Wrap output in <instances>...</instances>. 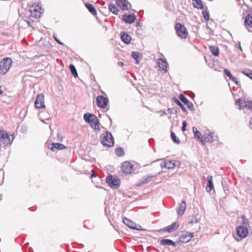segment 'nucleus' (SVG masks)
I'll list each match as a JSON object with an SVG mask.
<instances>
[{
	"instance_id": "1",
	"label": "nucleus",
	"mask_w": 252,
	"mask_h": 252,
	"mask_svg": "<svg viewBox=\"0 0 252 252\" xmlns=\"http://www.w3.org/2000/svg\"><path fill=\"white\" fill-rule=\"evenodd\" d=\"M13 62L10 58H5L0 62V74H6L11 68Z\"/></svg>"
},
{
	"instance_id": "2",
	"label": "nucleus",
	"mask_w": 252,
	"mask_h": 252,
	"mask_svg": "<svg viewBox=\"0 0 252 252\" xmlns=\"http://www.w3.org/2000/svg\"><path fill=\"white\" fill-rule=\"evenodd\" d=\"M236 231L238 236H235L234 235V237L235 239L238 242L241 241L242 239L246 238L248 235V229L247 226H238L236 229Z\"/></svg>"
},
{
	"instance_id": "3",
	"label": "nucleus",
	"mask_w": 252,
	"mask_h": 252,
	"mask_svg": "<svg viewBox=\"0 0 252 252\" xmlns=\"http://www.w3.org/2000/svg\"><path fill=\"white\" fill-rule=\"evenodd\" d=\"M175 29L177 34L180 38L185 39L187 37L188 33L184 25L179 23H177L175 25Z\"/></svg>"
},
{
	"instance_id": "4",
	"label": "nucleus",
	"mask_w": 252,
	"mask_h": 252,
	"mask_svg": "<svg viewBox=\"0 0 252 252\" xmlns=\"http://www.w3.org/2000/svg\"><path fill=\"white\" fill-rule=\"evenodd\" d=\"M121 170L126 174L132 173L133 171V165L129 161H125L122 163Z\"/></svg>"
},
{
	"instance_id": "5",
	"label": "nucleus",
	"mask_w": 252,
	"mask_h": 252,
	"mask_svg": "<svg viewBox=\"0 0 252 252\" xmlns=\"http://www.w3.org/2000/svg\"><path fill=\"white\" fill-rule=\"evenodd\" d=\"M0 143L5 146L11 143L10 136L4 130H0Z\"/></svg>"
},
{
	"instance_id": "6",
	"label": "nucleus",
	"mask_w": 252,
	"mask_h": 252,
	"mask_svg": "<svg viewBox=\"0 0 252 252\" xmlns=\"http://www.w3.org/2000/svg\"><path fill=\"white\" fill-rule=\"evenodd\" d=\"M35 107L37 109H42L45 108L44 104V96L42 94L37 95L35 103Z\"/></svg>"
},
{
	"instance_id": "7",
	"label": "nucleus",
	"mask_w": 252,
	"mask_h": 252,
	"mask_svg": "<svg viewBox=\"0 0 252 252\" xmlns=\"http://www.w3.org/2000/svg\"><path fill=\"white\" fill-rule=\"evenodd\" d=\"M97 105L101 108H105L108 105L109 100L102 95H98L96 98Z\"/></svg>"
},
{
	"instance_id": "8",
	"label": "nucleus",
	"mask_w": 252,
	"mask_h": 252,
	"mask_svg": "<svg viewBox=\"0 0 252 252\" xmlns=\"http://www.w3.org/2000/svg\"><path fill=\"white\" fill-rule=\"evenodd\" d=\"M117 4L124 11L127 10L131 7L130 3L127 0H118Z\"/></svg>"
},
{
	"instance_id": "9",
	"label": "nucleus",
	"mask_w": 252,
	"mask_h": 252,
	"mask_svg": "<svg viewBox=\"0 0 252 252\" xmlns=\"http://www.w3.org/2000/svg\"><path fill=\"white\" fill-rule=\"evenodd\" d=\"M193 236V233L185 232L179 238V241L181 243H187L189 241Z\"/></svg>"
},
{
	"instance_id": "10",
	"label": "nucleus",
	"mask_w": 252,
	"mask_h": 252,
	"mask_svg": "<svg viewBox=\"0 0 252 252\" xmlns=\"http://www.w3.org/2000/svg\"><path fill=\"white\" fill-rule=\"evenodd\" d=\"M109 133L105 132L100 137L101 143L105 146L110 147V138L109 137Z\"/></svg>"
},
{
	"instance_id": "11",
	"label": "nucleus",
	"mask_w": 252,
	"mask_h": 252,
	"mask_svg": "<svg viewBox=\"0 0 252 252\" xmlns=\"http://www.w3.org/2000/svg\"><path fill=\"white\" fill-rule=\"evenodd\" d=\"M83 118L85 121L89 124H92L95 121H97V117L95 115L89 113H85L84 115Z\"/></svg>"
},
{
	"instance_id": "12",
	"label": "nucleus",
	"mask_w": 252,
	"mask_h": 252,
	"mask_svg": "<svg viewBox=\"0 0 252 252\" xmlns=\"http://www.w3.org/2000/svg\"><path fill=\"white\" fill-rule=\"evenodd\" d=\"M41 8L38 6H32L30 8L31 15L36 18L39 17L41 14Z\"/></svg>"
},
{
	"instance_id": "13",
	"label": "nucleus",
	"mask_w": 252,
	"mask_h": 252,
	"mask_svg": "<svg viewBox=\"0 0 252 252\" xmlns=\"http://www.w3.org/2000/svg\"><path fill=\"white\" fill-rule=\"evenodd\" d=\"M158 63L159 67L161 70L163 71L164 72H167L168 63L165 59L160 58L158 60Z\"/></svg>"
},
{
	"instance_id": "14",
	"label": "nucleus",
	"mask_w": 252,
	"mask_h": 252,
	"mask_svg": "<svg viewBox=\"0 0 252 252\" xmlns=\"http://www.w3.org/2000/svg\"><path fill=\"white\" fill-rule=\"evenodd\" d=\"M179 98L184 104L187 105L188 108L189 110H194V106L192 103L189 101L183 94H180L179 95Z\"/></svg>"
},
{
	"instance_id": "15",
	"label": "nucleus",
	"mask_w": 252,
	"mask_h": 252,
	"mask_svg": "<svg viewBox=\"0 0 252 252\" xmlns=\"http://www.w3.org/2000/svg\"><path fill=\"white\" fill-rule=\"evenodd\" d=\"M123 20L126 23L132 24L136 19V16L134 14H124L123 16Z\"/></svg>"
},
{
	"instance_id": "16",
	"label": "nucleus",
	"mask_w": 252,
	"mask_h": 252,
	"mask_svg": "<svg viewBox=\"0 0 252 252\" xmlns=\"http://www.w3.org/2000/svg\"><path fill=\"white\" fill-rule=\"evenodd\" d=\"M48 147L50 150L53 152H55L58 150H63L66 148L65 146L59 143H52L50 145H49Z\"/></svg>"
},
{
	"instance_id": "17",
	"label": "nucleus",
	"mask_w": 252,
	"mask_h": 252,
	"mask_svg": "<svg viewBox=\"0 0 252 252\" xmlns=\"http://www.w3.org/2000/svg\"><path fill=\"white\" fill-rule=\"evenodd\" d=\"M120 184V179L117 176L111 175V189H118Z\"/></svg>"
},
{
	"instance_id": "18",
	"label": "nucleus",
	"mask_w": 252,
	"mask_h": 252,
	"mask_svg": "<svg viewBox=\"0 0 252 252\" xmlns=\"http://www.w3.org/2000/svg\"><path fill=\"white\" fill-rule=\"evenodd\" d=\"M121 38L122 40L126 44H129L131 40L130 35L125 32H121Z\"/></svg>"
},
{
	"instance_id": "19",
	"label": "nucleus",
	"mask_w": 252,
	"mask_h": 252,
	"mask_svg": "<svg viewBox=\"0 0 252 252\" xmlns=\"http://www.w3.org/2000/svg\"><path fill=\"white\" fill-rule=\"evenodd\" d=\"M214 133L212 132H209V133H206L203 137V141L201 142V143L204 145L206 142L212 143L214 141L213 139Z\"/></svg>"
},
{
	"instance_id": "20",
	"label": "nucleus",
	"mask_w": 252,
	"mask_h": 252,
	"mask_svg": "<svg viewBox=\"0 0 252 252\" xmlns=\"http://www.w3.org/2000/svg\"><path fill=\"white\" fill-rule=\"evenodd\" d=\"M124 223L128 226L129 228H132L133 229L140 230V229L136 226V224L130 220L129 219L125 218L123 219Z\"/></svg>"
},
{
	"instance_id": "21",
	"label": "nucleus",
	"mask_w": 252,
	"mask_h": 252,
	"mask_svg": "<svg viewBox=\"0 0 252 252\" xmlns=\"http://www.w3.org/2000/svg\"><path fill=\"white\" fill-rule=\"evenodd\" d=\"M187 208V204L185 201L183 200L179 204V206L177 210L178 215L182 216L184 214L186 209Z\"/></svg>"
},
{
	"instance_id": "22",
	"label": "nucleus",
	"mask_w": 252,
	"mask_h": 252,
	"mask_svg": "<svg viewBox=\"0 0 252 252\" xmlns=\"http://www.w3.org/2000/svg\"><path fill=\"white\" fill-rule=\"evenodd\" d=\"M192 131L195 138L199 140L200 142L203 141V137L200 131H199L196 127H192Z\"/></svg>"
},
{
	"instance_id": "23",
	"label": "nucleus",
	"mask_w": 252,
	"mask_h": 252,
	"mask_svg": "<svg viewBox=\"0 0 252 252\" xmlns=\"http://www.w3.org/2000/svg\"><path fill=\"white\" fill-rule=\"evenodd\" d=\"M179 226V223L176 222H175L173 223L171 225L166 228L165 231H167L168 232H172L173 231H175V230L177 229Z\"/></svg>"
},
{
	"instance_id": "24",
	"label": "nucleus",
	"mask_w": 252,
	"mask_h": 252,
	"mask_svg": "<svg viewBox=\"0 0 252 252\" xmlns=\"http://www.w3.org/2000/svg\"><path fill=\"white\" fill-rule=\"evenodd\" d=\"M245 24L247 28H252V16L250 14L246 16Z\"/></svg>"
},
{
	"instance_id": "25",
	"label": "nucleus",
	"mask_w": 252,
	"mask_h": 252,
	"mask_svg": "<svg viewBox=\"0 0 252 252\" xmlns=\"http://www.w3.org/2000/svg\"><path fill=\"white\" fill-rule=\"evenodd\" d=\"M91 126L93 128V129L96 132H98L100 131V127H99V122L97 119V121H95L94 122H93L92 124H90Z\"/></svg>"
},
{
	"instance_id": "26",
	"label": "nucleus",
	"mask_w": 252,
	"mask_h": 252,
	"mask_svg": "<svg viewBox=\"0 0 252 252\" xmlns=\"http://www.w3.org/2000/svg\"><path fill=\"white\" fill-rule=\"evenodd\" d=\"M161 244L163 245L167 246H173L174 247H176V244L175 242L170 240V239H162L160 241Z\"/></svg>"
},
{
	"instance_id": "27",
	"label": "nucleus",
	"mask_w": 252,
	"mask_h": 252,
	"mask_svg": "<svg viewBox=\"0 0 252 252\" xmlns=\"http://www.w3.org/2000/svg\"><path fill=\"white\" fill-rule=\"evenodd\" d=\"M85 5L89 11L94 15H95L96 14V11L94 6L89 3H85Z\"/></svg>"
},
{
	"instance_id": "28",
	"label": "nucleus",
	"mask_w": 252,
	"mask_h": 252,
	"mask_svg": "<svg viewBox=\"0 0 252 252\" xmlns=\"http://www.w3.org/2000/svg\"><path fill=\"white\" fill-rule=\"evenodd\" d=\"M208 184L206 187V190L208 191H210L212 190L213 187V184L212 182V177L208 176L207 178Z\"/></svg>"
},
{
	"instance_id": "29",
	"label": "nucleus",
	"mask_w": 252,
	"mask_h": 252,
	"mask_svg": "<svg viewBox=\"0 0 252 252\" xmlns=\"http://www.w3.org/2000/svg\"><path fill=\"white\" fill-rule=\"evenodd\" d=\"M132 57L136 61L137 64L139 63L140 61L141 56V54L138 52H133L132 53Z\"/></svg>"
},
{
	"instance_id": "30",
	"label": "nucleus",
	"mask_w": 252,
	"mask_h": 252,
	"mask_svg": "<svg viewBox=\"0 0 252 252\" xmlns=\"http://www.w3.org/2000/svg\"><path fill=\"white\" fill-rule=\"evenodd\" d=\"M193 5L198 9L203 8V5L201 0H192Z\"/></svg>"
},
{
	"instance_id": "31",
	"label": "nucleus",
	"mask_w": 252,
	"mask_h": 252,
	"mask_svg": "<svg viewBox=\"0 0 252 252\" xmlns=\"http://www.w3.org/2000/svg\"><path fill=\"white\" fill-rule=\"evenodd\" d=\"M210 51L215 56H218L219 55V49L218 47L213 46L209 47Z\"/></svg>"
},
{
	"instance_id": "32",
	"label": "nucleus",
	"mask_w": 252,
	"mask_h": 252,
	"mask_svg": "<svg viewBox=\"0 0 252 252\" xmlns=\"http://www.w3.org/2000/svg\"><path fill=\"white\" fill-rule=\"evenodd\" d=\"M115 153L118 157H122L124 155L125 153L122 148H118L115 149Z\"/></svg>"
},
{
	"instance_id": "33",
	"label": "nucleus",
	"mask_w": 252,
	"mask_h": 252,
	"mask_svg": "<svg viewBox=\"0 0 252 252\" xmlns=\"http://www.w3.org/2000/svg\"><path fill=\"white\" fill-rule=\"evenodd\" d=\"M69 67V69L71 72L72 74L75 77H77L78 74H77L75 67L73 64H70Z\"/></svg>"
},
{
	"instance_id": "34",
	"label": "nucleus",
	"mask_w": 252,
	"mask_h": 252,
	"mask_svg": "<svg viewBox=\"0 0 252 252\" xmlns=\"http://www.w3.org/2000/svg\"><path fill=\"white\" fill-rule=\"evenodd\" d=\"M171 137L172 140L174 143L177 144H179L180 143V141L178 137L176 135L174 132H172L171 133Z\"/></svg>"
},
{
	"instance_id": "35",
	"label": "nucleus",
	"mask_w": 252,
	"mask_h": 252,
	"mask_svg": "<svg viewBox=\"0 0 252 252\" xmlns=\"http://www.w3.org/2000/svg\"><path fill=\"white\" fill-rule=\"evenodd\" d=\"M247 101H244L242 99H239L236 102V104L239 106V109H241L242 108L245 107V103Z\"/></svg>"
},
{
	"instance_id": "36",
	"label": "nucleus",
	"mask_w": 252,
	"mask_h": 252,
	"mask_svg": "<svg viewBox=\"0 0 252 252\" xmlns=\"http://www.w3.org/2000/svg\"><path fill=\"white\" fill-rule=\"evenodd\" d=\"M242 73L249 77L252 80V70H245L241 71Z\"/></svg>"
},
{
	"instance_id": "37",
	"label": "nucleus",
	"mask_w": 252,
	"mask_h": 252,
	"mask_svg": "<svg viewBox=\"0 0 252 252\" xmlns=\"http://www.w3.org/2000/svg\"><path fill=\"white\" fill-rule=\"evenodd\" d=\"M167 168L168 169H173L175 167V163L171 160H166Z\"/></svg>"
},
{
	"instance_id": "38",
	"label": "nucleus",
	"mask_w": 252,
	"mask_h": 252,
	"mask_svg": "<svg viewBox=\"0 0 252 252\" xmlns=\"http://www.w3.org/2000/svg\"><path fill=\"white\" fill-rule=\"evenodd\" d=\"M153 177H154L153 176H149L143 178L141 180L142 184H146V183H148L149 182H150V181L151 180V179Z\"/></svg>"
},
{
	"instance_id": "39",
	"label": "nucleus",
	"mask_w": 252,
	"mask_h": 252,
	"mask_svg": "<svg viewBox=\"0 0 252 252\" xmlns=\"http://www.w3.org/2000/svg\"><path fill=\"white\" fill-rule=\"evenodd\" d=\"M241 218L242 219V223L243 226H249V221L246 218L245 216H242Z\"/></svg>"
},
{
	"instance_id": "40",
	"label": "nucleus",
	"mask_w": 252,
	"mask_h": 252,
	"mask_svg": "<svg viewBox=\"0 0 252 252\" xmlns=\"http://www.w3.org/2000/svg\"><path fill=\"white\" fill-rule=\"evenodd\" d=\"M175 101L181 107V108L184 112L186 113L187 112L186 107L183 105V104H182L180 102V101L178 99H176Z\"/></svg>"
},
{
	"instance_id": "41",
	"label": "nucleus",
	"mask_w": 252,
	"mask_h": 252,
	"mask_svg": "<svg viewBox=\"0 0 252 252\" xmlns=\"http://www.w3.org/2000/svg\"><path fill=\"white\" fill-rule=\"evenodd\" d=\"M202 15L205 20L206 21L208 22L209 20V14L206 11H202Z\"/></svg>"
},
{
	"instance_id": "42",
	"label": "nucleus",
	"mask_w": 252,
	"mask_h": 252,
	"mask_svg": "<svg viewBox=\"0 0 252 252\" xmlns=\"http://www.w3.org/2000/svg\"><path fill=\"white\" fill-rule=\"evenodd\" d=\"M119 9L117 8L115 6L111 5V12L117 14L119 12Z\"/></svg>"
},
{
	"instance_id": "43",
	"label": "nucleus",
	"mask_w": 252,
	"mask_h": 252,
	"mask_svg": "<svg viewBox=\"0 0 252 252\" xmlns=\"http://www.w3.org/2000/svg\"><path fill=\"white\" fill-rule=\"evenodd\" d=\"M245 107L252 110V101H247L245 103Z\"/></svg>"
},
{
	"instance_id": "44",
	"label": "nucleus",
	"mask_w": 252,
	"mask_h": 252,
	"mask_svg": "<svg viewBox=\"0 0 252 252\" xmlns=\"http://www.w3.org/2000/svg\"><path fill=\"white\" fill-rule=\"evenodd\" d=\"M229 79L232 81L234 82L236 84L238 85L239 82L237 81L236 78L234 77L233 75L231 76L229 78Z\"/></svg>"
},
{
	"instance_id": "45",
	"label": "nucleus",
	"mask_w": 252,
	"mask_h": 252,
	"mask_svg": "<svg viewBox=\"0 0 252 252\" xmlns=\"http://www.w3.org/2000/svg\"><path fill=\"white\" fill-rule=\"evenodd\" d=\"M186 126H187V122H186V121H184L183 122V126L182 127V130L183 131H185L186 130Z\"/></svg>"
},
{
	"instance_id": "46",
	"label": "nucleus",
	"mask_w": 252,
	"mask_h": 252,
	"mask_svg": "<svg viewBox=\"0 0 252 252\" xmlns=\"http://www.w3.org/2000/svg\"><path fill=\"white\" fill-rule=\"evenodd\" d=\"M166 160L165 161H164L163 162H162L161 163H160V167L162 168H167V164H166Z\"/></svg>"
},
{
	"instance_id": "47",
	"label": "nucleus",
	"mask_w": 252,
	"mask_h": 252,
	"mask_svg": "<svg viewBox=\"0 0 252 252\" xmlns=\"http://www.w3.org/2000/svg\"><path fill=\"white\" fill-rule=\"evenodd\" d=\"M225 74L229 78L232 75L231 74L230 72L227 69H224Z\"/></svg>"
},
{
	"instance_id": "48",
	"label": "nucleus",
	"mask_w": 252,
	"mask_h": 252,
	"mask_svg": "<svg viewBox=\"0 0 252 252\" xmlns=\"http://www.w3.org/2000/svg\"><path fill=\"white\" fill-rule=\"evenodd\" d=\"M106 182L110 186V175L108 174L106 178Z\"/></svg>"
},
{
	"instance_id": "49",
	"label": "nucleus",
	"mask_w": 252,
	"mask_h": 252,
	"mask_svg": "<svg viewBox=\"0 0 252 252\" xmlns=\"http://www.w3.org/2000/svg\"><path fill=\"white\" fill-rule=\"evenodd\" d=\"M92 171H93V173L92 174V175L91 176V178H93L94 177H96L97 176L95 172H94L93 171V170H92Z\"/></svg>"
},
{
	"instance_id": "50",
	"label": "nucleus",
	"mask_w": 252,
	"mask_h": 252,
	"mask_svg": "<svg viewBox=\"0 0 252 252\" xmlns=\"http://www.w3.org/2000/svg\"><path fill=\"white\" fill-rule=\"evenodd\" d=\"M114 145V139L112 135H111V147Z\"/></svg>"
},
{
	"instance_id": "51",
	"label": "nucleus",
	"mask_w": 252,
	"mask_h": 252,
	"mask_svg": "<svg viewBox=\"0 0 252 252\" xmlns=\"http://www.w3.org/2000/svg\"><path fill=\"white\" fill-rule=\"evenodd\" d=\"M167 111L170 114H173V110L172 108H168L167 110Z\"/></svg>"
},
{
	"instance_id": "52",
	"label": "nucleus",
	"mask_w": 252,
	"mask_h": 252,
	"mask_svg": "<svg viewBox=\"0 0 252 252\" xmlns=\"http://www.w3.org/2000/svg\"><path fill=\"white\" fill-rule=\"evenodd\" d=\"M190 222L191 223H197V222H198V220L195 218L194 220H191Z\"/></svg>"
},
{
	"instance_id": "53",
	"label": "nucleus",
	"mask_w": 252,
	"mask_h": 252,
	"mask_svg": "<svg viewBox=\"0 0 252 252\" xmlns=\"http://www.w3.org/2000/svg\"><path fill=\"white\" fill-rule=\"evenodd\" d=\"M54 38H55V40L56 41H57L59 44H63V43H62V42H61L60 41H59V39H58L57 38V37L55 36V35H54Z\"/></svg>"
},
{
	"instance_id": "54",
	"label": "nucleus",
	"mask_w": 252,
	"mask_h": 252,
	"mask_svg": "<svg viewBox=\"0 0 252 252\" xmlns=\"http://www.w3.org/2000/svg\"><path fill=\"white\" fill-rule=\"evenodd\" d=\"M118 64L120 66H123L124 65V63L122 62H118Z\"/></svg>"
},
{
	"instance_id": "55",
	"label": "nucleus",
	"mask_w": 252,
	"mask_h": 252,
	"mask_svg": "<svg viewBox=\"0 0 252 252\" xmlns=\"http://www.w3.org/2000/svg\"><path fill=\"white\" fill-rule=\"evenodd\" d=\"M249 125H250V128L251 129H252V118L251 119V120L250 121Z\"/></svg>"
},
{
	"instance_id": "56",
	"label": "nucleus",
	"mask_w": 252,
	"mask_h": 252,
	"mask_svg": "<svg viewBox=\"0 0 252 252\" xmlns=\"http://www.w3.org/2000/svg\"><path fill=\"white\" fill-rule=\"evenodd\" d=\"M3 92L1 90V86H0V94H2Z\"/></svg>"
},
{
	"instance_id": "57",
	"label": "nucleus",
	"mask_w": 252,
	"mask_h": 252,
	"mask_svg": "<svg viewBox=\"0 0 252 252\" xmlns=\"http://www.w3.org/2000/svg\"><path fill=\"white\" fill-rule=\"evenodd\" d=\"M108 8L110 9V3L108 4Z\"/></svg>"
},
{
	"instance_id": "58",
	"label": "nucleus",
	"mask_w": 252,
	"mask_h": 252,
	"mask_svg": "<svg viewBox=\"0 0 252 252\" xmlns=\"http://www.w3.org/2000/svg\"><path fill=\"white\" fill-rule=\"evenodd\" d=\"M11 137H12V141L14 139V137L13 135H11Z\"/></svg>"
},
{
	"instance_id": "59",
	"label": "nucleus",
	"mask_w": 252,
	"mask_h": 252,
	"mask_svg": "<svg viewBox=\"0 0 252 252\" xmlns=\"http://www.w3.org/2000/svg\"><path fill=\"white\" fill-rule=\"evenodd\" d=\"M239 49H240L241 50H242V48H241V46H240Z\"/></svg>"
},
{
	"instance_id": "60",
	"label": "nucleus",
	"mask_w": 252,
	"mask_h": 252,
	"mask_svg": "<svg viewBox=\"0 0 252 252\" xmlns=\"http://www.w3.org/2000/svg\"><path fill=\"white\" fill-rule=\"evenodd\" d=\"M252 1V0H251Z\"/></svg>"
}]
</instances>
